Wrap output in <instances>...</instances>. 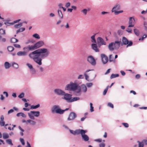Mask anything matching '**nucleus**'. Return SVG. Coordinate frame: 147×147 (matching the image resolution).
Listing matches in <instances>:
<instances>
[{
    "instance_id": "f257e3e1",
    "label": "nucleus",
    "mask_w": 147,
    "mask_h": 147,
    "mask_svg": "<svg viewBox=\"0 0 147 147\" xmlns=\"http://www.w3.org/2000/svg\"><path fill=\"white\" fill-rule=\"evenodd\" d=\"M49 54L50 51L48 49L42 48L36 50L29 53V56L38 65L37 67L39 71L42 73L44 71V67L40 66L42 64V59L47 58Z\"/></svg>"
},
{
    "instance_id": "f03ea898",
    "label": "nucleus",
    "mask_w": 147,
    "mask_h": 147,
    "mask_svg": "<svg viewBox=\"0 0 147 147\" xmlns=\"http://www.w3.org/2000/svg\"><path fill=\"white\" fill-rule=\"evenodd\" d=\"M65 90L75 92L77 94H76V95L80 96L81 95L80 92L81 91L84 92H86L87 91V88L84 84L81 86V88L76 83L70 82L69 84L66 86Z\"/></svg>"
},
{
    "instance_id": "7ed1b4c3",
    "label": "nucleus",
    "mask_w": 147,
    "mask_h": 147,
    "mask_svg": "<svg viewBox=\"0 0 147 147\" xmlns=\"http://www.w3.org/2000/svg\"><path fill=\"white\" fill-rule=\"evenodd\" d=\"M120 41H116L114 42H111L109 44L108 46L109 50L111 51H113L115 49H118L120 46Z\"/></svg>"
},
{
    "instance_id": "20e7f679",
    "label": "nucleus",
    "mask_w": 147,
    "mask_h": 147,
    "mask_svg": "<svg viewBox=\"0 0 147 147\" xmlns=\"http://www.w3.org/2000/svg\"><path fill=\"white\" fill-rule=\"evenodd\" d=\"M69 110V108H66L64 110H62L60 108L59 105H55L53 106L52 109L51 111L53 113L55 112L59 114H63L64 112Z\"/></svg>"
},
{
    "instance_id": "39448f33",
    "label": "nucleus",
    "mask_w": 147,
    "mask_h": 147,
    "mask_svg": "<svg viewBox=\"0 0 147 147\" xmlns=\"http://www.w3.org/2000/svg\"><path fill=\"white\" fill-rule=\"evenodd\" d=\"M40 114V112L39 111H31L28 113L29 117L32 120L34 119V117H38L39 116Z\"/></svg>"
},
{
    "instance_id": "423d86ee",
    "label": "nucleus",
    "mask_w": 147,
    "mask_h": 147,
    "mask_svg": "<svg viewBox=\"0 0 147 147\" xmlns=\"http://www.w3.org/2000/svg\"><path fill=\"white\" fill-rule=\"evenodd\" d=\"M121 9V7L120 5L119 4H117L115 5L112 9L111 11L112 12H114V13L115 15H117L120 13H121L123 12V10H120L117 11L120 9Z\"/></svg>"
},
{
    "instance_id": "0eeeda50",
    "label": "nucleus",
    "mask_w": 147,
    "mask_h": 147,
    "mask_svg": "<svg viewBox=\"0 0 147 147\" xmlns=\"http://www.w3.org/2000/svg\"><path fill=\"white\" fill-rule=\"evenodd\" d=\"M87 132L86 130H84L81 129L80 131V134H81L82 138L85 142L88 141L89 140V137L87 135L85 134V133Z\"/></svg>"
},
{
    "instance_id": "6e6552de",
    "label": "nucleus",
    "mask_w": 147,
    "mask_h": 147,
    "mask_svg": "<svg viewBox=\"0 0 147 147\" xmlns=\"http://www.w3.org/2000/svg\"><path fill=\"white\" fill-rule=\"evenodd\" d=\"M26 65L28 67L29 69L30 73L32 75H34L36 73V69L34 68L32 65L29 63H27Z\"/></svg>"
},
{
    "instance_id": "1a4fd4ad",
    "label": "nucleus",
    "mask_w": 147,
    "mask_h": 147,
    "mask_svg": "<svg viewBox=\"0 0 147 147\" xmlns=\"http://www.w3.org/2000/svg\"><path fill=\"white\" fill-rule=\"evenodd\" d=\"M122 42L123 45H127V47L131 46L133 44L132 42L131 41H129L128 39L125 37H123L122 39Z\"/></svg>"
},
{
    "instance_id": "9d476101",
    "label": "nucleus",
    "mask_w": 147,
    "mask_h": 147,
    "mask_svg": "<svg viewBox=\"0 0 147 147\" xmlns=\"http://www.w3.org/2000/svg\"><path fill=\"white\" fill-rule=\"evenodd\" d=\"M45 45L44 42L42 40L39 41L33 45L34 50L40 48Z\"/></svg>"
},
{
    "instance_id": "9b49d317",
    "label": "nucleus",
    "mask_w": 147,
    "mask_h": 147,
    "mask_svg": "<svg viewBox=\"0 0 147 147\" xmlns=\"http://www.w3.org/2000/svg\"><path fill=\"white\" fill-rule=\"evenodd\" d=\"M87 61L92 65L95 66L96 64V62L93 56H89L87 58Z\"/></svg>"
},
{
    "instance_id": "f8f14e48",
    "label": "nucleus",
    "mask_w": 147,
    "mask_h": 147,
    "mask_svg": "<svg viewBox=\"0 0 147 147\" xmlns=\"http://www.w3.org/2000/svg\"><path fill=\"white\" fill-rule=\"evenodd\" d=\"M54 92L55 94L58 95L62 96L65 94V92L59 88H57L54 90Z\"/></svg>"
},
{
    "instance_id": "ddd939ff",
    "label": "nucleus",
    "mask_w": 147,
    "mask_h": 147,
    "mask_svg": "<svg viewBox=\"0 0 147 147\" xmlns=\"http://www.w3.org/2000/svg\"><path fill=\"white\" fill-rule=\"evenodd\" d=\"M135 20L133 17H130L128 22L129 27H134L135 24Z\"/></svg>"
},
{
    "instance_id": "4468645a",
    "label": "nucleus",
    "mask_w": 147,
    "mask_h": 147,
    "mask_svg": "<svg viewBox=\"0 0 147 147\" xmlns=\"http://www.w3.org/2000/svg\"><path fill=\"white\" fill-rule=\"evenodd\" d=\"M97 44L98 47H100L102 45H106V42H105L104 40L100 37H98L97 39Z\"/></svg>"
},
{
    "instance_id": "2eb2a0df",
    "label": "nucleus",
    "mask_w": 147,
    "mask_h": 147,
    "mask_svg": "<svg viewBox=\"0 0 147 147\" xmlns=\"http://www.w3.org/2000/svg\"><path fill=\"white\" fill-rule=\"evenodd\" d=\"M76 117L77 115L74 112H71L70 113L67 120L69 121L73 120Z\"/></svg>"
},
{
    "instance_id": "dca6fc26",
    "label": "nucleus",
    "mask_w": 147,
    "mask_h": 147,
    "mask_svg": "<svg viewBox=\"0 0 147 147\" xmlns=\"http://www.w3.org/2000/svg\"><path fill=\"white\" fill-rule=\"evenodd\" d=\"M23 50L24 51H26L27 53L30 51H32L34 50L33 45H29L23 48Z\"/></svg>"
},
{
    "instance_id": "f3484780",
    "label": "nucleus",
    "mask_w": 147,
    "mask_h": 147,
    "mask_svg": "<svg viewBox=\"0 0 147 147\" xmlns=\"http://www.w3.org/2000/svg\"><path fill=\"white\" fill-rule=\"evenodd\" d=\"M64 96V99L67 100L68 102H70L71 99L72 95L68 93H65V94L63 95Z\"/></svg>"
},
{
    "instance_id": "a211bd4d",
    "label": "nucleus",
    "mask_w": 147,
    "mask_h": 147,
    "mask_svg": "<svg viewBox=\"0 0 147 147\" xmlns=\"http://www.w3.org/2000/svg\"><path fill=\"white\" fill-rule=\"evenodd\" d=\"M101 57L102 63L104 64H105L108 61V58L106 55L104 54H101Z\"/></svg>"
},
{
    "instance_id": "6ab92c4d",
    "label": "nucleus",
    "mask_w": 147,
    "mask_h": 147,
    "mask_svg": "<svg viewBox=\"0 0 147 147\" xmlns=\"http://www.w3.org/2000/svg\"><path fill=\"white\" fill-rule=\"evenodd\" d=\"M81 130V129H77L75 131H73V130H71L70 129H69V130L70 132V133L74 135H79L80 134V131Z\"/></svg>"
},
{
    "instance_id": "aec40b11",
    "label": "nucleus",
    "mask_w": 147,
    "mask_h": 147,
    "mask_svg": "<svg viewBox=\"0 0 147 147\" xmlns=\"http://www.w3.org/2000/svg\"><path fill=\"white\" fill-rule=\"evenodd\" d=\"M96 43H92L91 45L92 49L96 52H99V49Z\"/></svg>"
},
{
    "instance_id": "412c9836",
    "label": "nucleus",
    "mask_w": 147,
    "mask_h": 147,
    "mask_svg": "<svg viewBox=\"0 0 147 147\" xmlns=\"http://www.w3.org/2000/svg\"><path fill=\"white\" fill-rule=\"evenodd\" d=\"M28 54L26 51H20L18 52L17 55L18 56H25L27 55Z\"/></svg>"
},
{
    "instance_id": "4be33fe9",
    "label": "nucleus",
    "mask_w": 147,
    "mask_h": 147,
    "mask_svg": "<svg viewBox=\"0 0 147 147\" xmlns=\"http://www.w3.org/2000/svg\"><path fill=\"white\" fill-rule=\"evenodd\" d=\"M0 125L3 126L5 125V121H4V117L3 115H1L0 118Z\"/></svg>"
},
{
    "instance_id": "5701e85b",
    "label": "nucleus",
    "mask_w": 147,
    "mask_h": 147,
    "mask_svg": "<svg viewBox=\"0 0 147 147\" xmlns=\"http://www.w3.org/2000/svg\"><path fill=\"white\" fill-rule=\"evenodd\" d=\"M90 10V9L89 8H88L87 9H84L81 11V12L84 15H87L88 12Z\"/></svg>"
},
{
    "instance_id": "b1692460",
    "label": "nucleus",
    "mask_w": 147,
    "mask_h": 147,
    "mask_svg": "<svg viewBox=\"0 0 147 147\" xmlns=\"http://www.w3.org/2000/svg\"><path fill=\"white\" fill-rule=\"evenodd\" d=\"M20 20V19H19L15 21L13 23L5 22V24L7 26H9L10 25H13L15 23L19 22Z\"/></svg>"
},
{
    "instance_id": "393cba45",
    "label": "nucleus",
    "mask_w": 147,
    "mask_h": 147,
    "mask_svg": "<svg viewBox=\"0 0 147 147\" xmlns=\"http://www.w3.org/2000/svg\"><path fill=\"white\" fill-rule=\"evenodd\" d=\"M4 66L5 69H7L10 67L11 65L8 62H5L4 63Z\"/></svg>"
},
{
    "instance_id": "a878e982",
    "label": "nucleus",
    "mask_w": 147,
    "mask_h": 147,
    "mask_svg": "<svg viewBox=\"0 0 147 147\" xmlns=\"http://www.w3.org/2000/svg\"><path fill=\"white\" fill-rule=\"evenodd\" d=\"M96 34H95L94 35L92 36L91 38V41L92 43H96V41L95 39V36Z\"/></svg>"
},
{
    "instance_id": "bb28decb",
    "label": "nucleus",
    "mask_w": 147,
    "mask_h": 147,
    "mask_svg": "<svg viewBox=\"0 0 147 147\" xmlns=\"http://www.w3.org/2000/svg\"><path fill=\"white\" fill-rule=\"evenodd\" d=\"M27 122H28V123H29L30 124L32 125H35L36 123L35 121L31 119L28 120H27Z\"/></svg>"
},
{
    "instance_id": "cd10ccee",
    "label": "nucleus",
    "mask_w": 147,
    "mask_h": 147,
    "mask_svg": "<svg viewBox=\"0 0 147 147\" xmlns=\"http://www.w3.org/2000/svg\"><path fill=\"white\" fill-rule=\"evenodd\" d=\"M134 32L135 34L137 36H139L140 32L139 30L137 28L134 29Z\"/></svg>"
},
{
    "instance_id": "c85d7f7f",
    "label": "nucleus",
    "mask_w": 147,
    "mask_h": 147,
    "mask_svg": "<svg viewBox=\"0 0 147 147\" xmlns=\"http://www.w3.org/2000/svg\"><path fill=\"white\" fill-rule=\"evenodd\" d=\"M92 69H88V70H87L86 72L84 73V76H85V79L86 80H88V78H89V76L87 75V74L86 73L89 72V71H92Z\"/></svg>"
},
{
    "instance_id": "c756f323",
    "label": "nucleus",
    "mask_w": 147,
    "mask_h": 147,
    "mask_svg": "<svg viewBox=\"0 0 147 147\" xmlns=\"http://www.w3.org/2000/svg\"><path fill=\"white\" fill-rule=\"evenodd\" d=\"M58 15L59 17H60L61 19L63 18V15L62 14V11L60 9H59L58 10Z\"/></svg>"
},
{
    "instance_id": "7c9ffc66",
    "label": "nucleus",
    "mask_w": 147,
    "mask_h": 147,
    "mask_svg": "<svg viewBox=\"0 0 147 147\" xmlns=\"http://www.w3.org/2000/svg\"><path fill=\"white\" fill-rule=\"evenodd\" d=\"M80 98L79 97H75L71 99L70 102L80 100Z\"/></svg>"
},
{
    "instance_id": "2f4dec72",
    "label": "nucleus",
    "mask_w": 147,
    "mask_h": 147,
    "mask_svg": "<svg viewBox=\"0 0 147 147\" xmlns=\"http://www.w3.org/2000/svg\"><path fill=\"white\" fill-rule=\"evenodd\" d=\"M16 116L17 117H19L20 116H21L23 117H26V115L24 113H18L16 115Z\"/></svg>"
},
{
    "instance_id": "473e14b6",
    "label": "nucleus",
    "mask_w": 147,
    "mask_h": 147,
    "mask_svg": "<svg viewBox=\"0 0 147 147\" xmlns=\"http://www.w3.org/2000/svg\"><path fill=\"white\" fill-rule=\"evenodd\" d=\"M12 66L15 69H17L18 67V65L17 63L13 62L12 63Z\"/></svg>"
},
{
    "instance_id": "72a5a7b5",
    "label": "nucleus",
    "mask_w": 147,
    "mask_h": 147,
    "mask_svg": "<svg viewBox=\"0 0 147 147\" xmlns=\"http://www.w3.org/2000/svg\"><path fill=\"white\" fill-rule=\"evenodd\" d=\"M40 106V105L39 104L37 105H32L31 106L30 109H36L38 108Z\"/></svg>"
},
{
    "instance_id": "f704fd0d",
    "label": "nucleus",
    "mask_w": 147,
    "mask_h": 147,
    "mask_svg": "<svg viewBox=\"0 0 147 147\" xmlns=\"http://www.w3.org/2000/svg\"><path fill=\"white\" fill-rule=\"evenodd\" d=\"M90 111L91 112H92L94 111V108L93 106V104L92 103H90Z\"/></svg>"
},
{
    "instance_id": "c9c22d12",
    "label": "nucleus",
    "mask_w": 147,
    "mask_h": 147,
    "mask_svg": "<svg viewBox=\"0 0 147 147\" xmlns=\"http://www.w3.org/2000/svg\"><path fill=\"white\" fill-rule=\"evenodd\" d=\"M32 36L36 39H40V36L37 33L33 34L32 35Z\"/></svg>"
},
{
    "instance_id": "e433bc0d",
    "label": "nucleus",
    "mask_w": 147,
    "mask_h": 147,
    "mask_svg": "<svg viewBox=\"0 0 147 147\" xmlns=\"http://www.w3.org/2000/svg\"><path fill=\"white\" fill-rule=\"evenodd\" d=\"M119 76V74H112L110 77L111 79H112L115 78Z\"/></svg>"
},
{
    "instance_id": "4c0bfd02",
    "label": "nucleus",
    "mask_w": 147,
    "mask_h": 147,
    "mask_svg": "<svg viewBox=\"0 0 147 147\" xmlns=\"http://www.w3.org/2000/svg\"><path fill=\"white\" fill-rule=\"evenodd\" d=\"M25 30V28H20L19 29L16 31L17 34L19 32H22L24 31Z\"/></svg>"
},
{
    "instance_id": "58836bf2",
    "label": "nucleus",
    "mask_w": 147,
    "mask_h": 147,
    "mask_svg": "<svg viewBox=\"0 0 147 147\" xmlns=\"http://www.w3.org/2000/svg\"><path fill=\"white\" fill-rule=\"evenodd\" d=\"M22 23H19L18 24H16L14 25V27L15 28H18L21 27V26H22Z\"/></svg>"
},
{
    "instance_id": "ea45409f",
    "label": "nucleus",
    "mask_w": 147,
    "mask_h": 147,
    "mask_svg": "<svg viewBox=\"0 0 147 147\" xmlns=\"http://www.w3.org/2000/svg\"><path fill=\"white\" fill-rule=\"evenodd\" d=\"M7 49L8 51L10 52L13 51L14 49L13 47L11 46H8Z\"/></svg>"
},
{
    "instance_id": "a19ab883",
    "label": "nucleus",
    "mask_w": 147,
    "mask_h": 147,
    "mask_svg": "<svg viewBox=\"0 0 147 147\" xmlns=\"http://www.w3.org/2000/svg\"><path fill=\"white\" fill-rule=\"evenodd\" d=\"M18 41V40L17 39L14 38H12L11 39V42L13 43H15Z\"/></svg>"
},
{
    "instance_id": "79ce46f5",
    "label": "nucleus",
    "mask_w": 147,
    "mask_h": 147,
    "mask_svg": "<svg viewBox=\"0 0 147 147\" xmlns=\"http://www.w3.org/2000/svg\"><path fill=\"white\" fill-rule=\"evenodd\" d=\"M9 137L8 135L5 133H4L3 134V138L4 139H6L8 138Z\"/></svg>"
},
{
    "instance_id": "37998d69",
    "label": "nucleus",
    "mask_w": 147,
    "mask_h": 147,
    "mask_svg": "<svg viewBox=\"0 0 147 147\" xmlns=\"http://www.w3.org/2000/svg\"><path fill=\"white\" fill-rule=\"evenodd\" d=\"M6 142L8 144L10 145L11 146L13 145V144L11 140L10 139H9L6 140Z\"/></svg>"
},
{
    "instance_id": "c03bdc74",
    "label": "nucleus",
    "mask_w": 147,
    "mask_h": 147,
    "mask_svg": "<svg viewBox=\"0 0 147 147\" xmlns=\"http://www.w3.org/2000/svg\"><path fill=\"white\" fill-rule=\"evenodd\" d=\"M138 143L139 147H144V145L142 141L140 142L139 141H138Z\"/></svg>"
},
{
    "instance_id": "a18cd8bd",
    "label": "nucleus",
    "mask_w": 147,
    "mask_h": 147,
    "mask_svg": "<svg viewBox=\"0 0 147 147\" xmlns=\"http://www.w3.org/2000/svg\"><path fill=\"white\" fill-rule=\"evenodd\" d=\"M130 27H129L128 26V27L126 28V31L128 33H131L132 29L130 28Z\"/></svg>"
},
{
    "instance_id": "49530a36",
    "label": "nucleus",
    "mask_w": 147,
    "mask_h": 147,
    "mask_svg": "<svg viewBox=\"0 0 147 147\" xmlns=\"http://www.w3.org/2000/svg\"><path fill=\"white\" fill-rule=\"evenodd\" d=\"M107 106L112 109L114 108L113 104L111 102H109L107 104Z\"/></svg>"
},
{
    "instance_id": "de8ad7c7",
    "label": "nucleus",
    "mask_w": 147,
    "mask_h": 147,
    "mask_svg": "<svg viewBox=\"0 0 147 147\" xmlns=\"http://www.w3.org/2000/svg\"><path fill=\"white\" fill-rule=\"evenodd\" d=\"M5 34V30L3 29H0V34Z\"/></svg>"
},
{
    "instance_id": "09e8293b",
    "label": "nucleus",
    "mask_w": 147,
    "mask_h": 147,
    "mask_svg": "<svg viewBox=\"0 0 147 147\" xmlns=\"http://www.w3.org/2000/svg\"><path fill=\"white\" fill-rule=\"evenodd\" d=\"M109 61L110 62L113 61L114 60V58L113 57L112 55H109Z\"/></svg>"
},
{
    "instance_id": "8fccbe9b",
    "label": "nucleus",
    "mask_w": 147,
    "mask_h": 147,
    "mask_svg": "<svg viewBox=\"0 0 147 147\" xmlns=\"http://www.w3.org/2000/svg\"><path fill=\"white\" fill-rule=\"evenodd\" d=\"M123 33V31L121 30H119L117 31V33L120 36L122 35Z\"/></svg>"
},
{
    "instance_id": "3c124183",
    "label": "nucleus",
    "mask_w": 147,
    "mask_h": 147,
    "mask_svg": "<svg viewBox=\"0 0 147 147\" xmlns=\"http://www.w3.org/2000/svg\"><path fill=\"white\" fill-rule=\"evenodd\" d=\"M86 85L88 87L90 88L92 86L93 84L92 83H87L86 84Z\"/></svg>"
},
{
    "instance_id": "603ef678",
    "label": "nucleus",
    "mask_w": 147,
    "mask_h": 147,
    "mask_svg": "<svg viewBox=\"0 0 147 147\" xmlns=\"http://www.w3.org/2000/svg\"><path fill=\"white\" fill-rule=\"evenodd\" d=\"M105 144L104 143H101L99 144V147H105Z\"/></svg>"
},
{
    "instance_id": "864d4df0",
    "label": "nucleus",
    "mask_w": 147,
    "mask_h": 147,
    "mask_svg": "<svg viewBox=\"0 0 147 147\" xmlns=\"http://www.w3.org/2000/svg\"><path fill=\"white\" fill-rule=\"evenodd\" d=\"M108 86H107V87L106 88H105V89L104 90V91H103V95H105L107 91V90H108Z\"/></svg>"
},
{
    "instance_id": "5fc2aeb1",
    "label": "nucleus",
    "mask_w": 147,
    "mask_h": 147,
    "mask_svg": "<svg viewBox=\"0 0 147 147\" xmlns=\"http://www.w3.org/2000/svg\"><path fill=\"white\" fill-rule=\"evenodd\" d=\"M147 37V35L146 34H144L143 36L141 38L139 39V40H143L145 38H146Z\"/></svg>"
},
{
    "instance_id": "6e6d98bb",
    "label": "nucleus",
    "mask_w": 147,
    "mask_h": 147,
    "mask_svg": "<svg viewBox=\"0 0 147 147\" xmlns=\"http://www.w3.org/2000/svg\"><path fill=\"white\" fill-rule=\"evenodd\" d=\"M24 93L22 92L18 96V97L20 98H22L24 97Z\"/></svg>"
},
{
    "instance_id": "4d7b16f0",
    "label": "nucleus",
    "mask_w": 147,
    "mask_h": 147,
    "mask_svg": "<svg viewBox=\"0 0 147 147\" xmlns=\"http://www.w3.org/2000/svg\"><path fill=\"white\" fill-rule=\"evenodd\" d=\"M122 124L124 125L125 127H129V125L127 123H123Z\"/></svg>"
},
{
    "instance_id": "13d9d810",
    "label": "nucleus",
    "mask_w": 147,
    "mask_h": 147,
    "mask_svg": "<svg viewBox=\"0 0 147 147\" xmlns=\"http://www.w3.org/2000/svg\"><path fill=\"white\" fill-rule=\"evenodd\" d=\"M94 141H96V142H98L100 143L102 142V140L100 138V139L95 140H94Z\"/></svg>"
},
{
    "instance_id": "bf43d9fd",
    "label": "nucleus",
    "mask_w": 147,
    "mask_h": 147,
    "mask_svg": "<svg viewBox=\"0 0 147 147\" xmlns=\"http://www.w3.org/2000/svg\"><path fill=\"white\" fill-rule=\"evenodd\" d=\"M13 45L14 46L16 47V48H20L21 47V46H20L18 45V44H14Z\"/></svg>"
},
{
    "instance_id": "052dcab7",
    "label": "nucleus",
    "mask_w": 147,
    "mask_h": 147,
    "mask_svg": "<svg viewBox=\"0 0 147 147\" xmlns=\"http://www.w3.org/2000/svg\"><path fill=\"white\" fill-rule=\"evenodd\" d=\"M20 141L21 142L22 144L23 145H24L25 144V142H24V140L22 138H20Z\"/></svg>"
},
{
    "instance_id": "680f3d73",
    "label": "nucleus",
    "mask_w": 147,
    "mask_h": 147,
    "mask_svg": "<svg viewBox=\"0 0 147 147\" xmlns=\"http://www.w3.org/2000/svg\"><path fill=\"white\" fill-rule=\"evenodd\" d=\"M144 26L145 30L147 32V24L144 23Z\"/></svg>"
},
{
    "instance_id": "e2e57ef3",
    "label": "nucleus",
    "mask_w": 147,
    "mask_h": 147,
    "mask_svg": "<svg viewBox=\"0 0 147 147\" xmlns=\"http://www.w3.org/2000/svg\"><path fill=\"white\" fill-rule=\"evenodd\" d=\"M84 78V76L82 75H80L78 77V79H83Z\"/></svg>"
},
{
    "instance_id": "0e129e2a",
    "label": "nucleus",
    "mask_w": 147,
    "mask_h": 147,
    "mask_svg": "<svg viewBox=\"0 0 147 147\" xmlns=\"http://www.w3.org/2000/svg\"><path fill=\"white\" fill-rule=\"evenodd\" d=\"M14 110L13 109H11L9 110L8 112V114H9L11 113H12L13 112Z\"/></svg>"
},
{
    "instance_id": "69168bd1",
    "label": "nucleus",
    "mask_w": 147,
    "mask_h": 147,
    "mask_svg": "<svg viewBox=\"0 0 147 147\" xmlns=\"http://www.w3.org/2000/svg\"><path fill=\"white\" fill-rule=\"evenodd\" d=\"M111 70V69H108L107 70V71H106V72L105 73V75H107V74H109L110 72V71Z\"/></svg>"
},
{
    "instance_id": "338daca9",
    "label": "nucleus",
    "mask_w": 147,
    "mask_h": 147,
    "mask_svg": "<svg viewBox=\"0 0 147 147\" xmlns=\"http://www.w3.org/2000/svg\"><path fill=\"white\" fill-rule=\"evenodd\" d=\"M70 3L69 2H68L65 4V6L67 7L68 8L70 6Z\"/></svg>"
},
{
    "instance_id": "774afa93",
    "label": "nucleus",
    "mask_w": 147,
    "mask_h": 147,
    "mask_svg": "<svg viewBox=\"0 0 147 147\" xmlns=\"http://www.w3.org/2000/svg\"><path fill=\"white\" fill-rule=\"evenodd\" d=\"M143 142L145 145H147V140H144L142 141Z\"/></svg>"
}]
</instances>
